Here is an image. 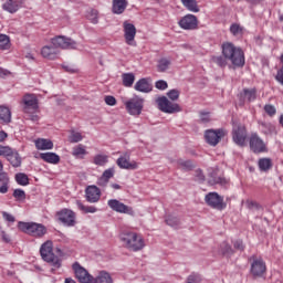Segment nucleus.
Listing matches in <instances>:
<instances>
[{
    "mask_svg": "<svg viewBox=\"0 0 283 283\" xmlns=\"http://www.w3.org/2000/svg\"><path fill=\"white\" fill-rule=\"evenodd\" d=\"M222 54L223 56H213L212 63H216L219 67H227V61H231L234 67H244V51L242 49L228 42L222 45Z\"/></svg>",
    "mask_w": 283,
    "mask_h": 283,
    "instance_id": "nucleus-1",
    "label": "nucleus"
},
{
    "mask_svg": "<svg viewBox=\"0 0 283 283\" xmlns=\"http://www.w3.org/2000/svg\"><path fill=\"white\" fill-rule=\"evenodd\" d=\"M59 48L61 50H76V41L67 36L57 35L51 39L50 45L42 48L41 55L49 61H55V59H59V54H61Z\"/></svg>",
    "mask_w": 283,
    "mask_h": 283,
    "instance_id": "nucleus-2",
    "label": "nucleus"
},
{
    "mask_svg": "<svg viewBox=\"0 0 283 283\" xmlns=\"http://www.w3.org/2000/svg\"><path fill=\"white\" fill-rule=\"evenodd\" d=\"M119 240L129 251H143V249H145V240L136 232H123L119 235Z\"/></svg>",
    "mask_w": 283,
    "mask_h": 283,
    "instance_id": "nucleus-3",
    "label": "nucleus"
},
{
    "mask_svg": "<svg viewBox=\"0 0 283 283\" xmlns=\"http://www.w3.org/2000/svg\"><path fill=\"white\" fill-rule=\"evenodd\" d=\"M40 255L44 262L52 264L55 269H61V259L54 254V243L48 240L40 247Z\"/></svg>",
    "mask_w": 283,
    "mask_h": 283,
    "instance_id": "nucleus-4",
    "label": "nucleus"
},
{
    "mask_svg": "<svg viewBox=\"0 0 283 283\" xmlns=\"http://www.w3.org/2000/svg\"><path fill=\"white\" fill-rule=\"evenodd\" d=\"M18 229L28 235H32V238H43L45 233H48V228L41 223L36 222H23L20 221L18 223Z\"/></svg>",
    "mask_w": 283,
    "mask_h": 283,
    "instance_id": "nucleus-5",
    "label": "nucleus"
},
{
    "mask_svg": "<svg viewBox=\"0 0 283 283\" xmlns=\"http://www.w3.org/2000/svg\"><path fill=\"white\" fill-rule=\"evenodd\" d=\"M124 105L130 116H140L143 114V108L145 107V99L139 96H135L126 101Z\"/></svg>",
    "mask_w": 283,
    "mask_h": 283,
    "instance_id": "nucleus-6",
    "label": "nucleus"
},
{
    "mask_svg": "<svg viewBox=\"0 0 283 283\" xmlns=\"http://www.w3.org/2000/svg\"><path fill=\"white\" fill-rule=\"evenodd\" d=\"M158 105V109L164 112V114H178V112H182V108L177 103H174L167 98V96H161L156 99Z\"/></svg>",
    "mask_w": 283,
    "mask_h": 283,
    "instance_id": "nucleus-7",
    "label": "nucleus"
},
{
    "mask_svg": "<svg viewBox=\"0 0 283 283\" xmlns=\"http://www.w3.org/2000/svg\"><path fill=\"white\" fill-rule=\"evenodd\" d=\"M247 127L242 124L233 123L232 140L238 147H247Z\"/></svg>",
    "mask_w": 283,
    "mask_h": 283,
    "instance_id": "nucleus-8",
    "label": "nucleus"
},
{
    "mask_svg": "<svg viewBox=\"0 0 283 283\" xmlns=\"http://www.w3.org/2000/svg\"><path fill=\"white\" fill-rule=\"evenodd\" d=\"M249 145L253 154H264V151H268L266 143H264V139L258 133H251Z\"/></svg>",
    "mask_w": 283,
    "mask_h": 283,
    "instance_id": "nucleus-9",
    "label": "nucleus"
},
{
    "mask_svg": "<svg viewBox=\"0 0 283 283\" xmlns=\"http://www.w3.org/2000/svg\"><path fill=\"white\" fill-rule=\"evenodd\" d=\"M226 136L227 130H224L223 128L208 129L205 133L206 142L208 143V145H211V147H216V145H218V143H220V140H222V138H224Z\"/></svg>",
    "mask_w": 283,
    "mask_h": 283,
    "instance_id": "nucleus-10",
    "label": "nucleus"
},
{
    "mask_svg": "<svg viewBox=\"0 0 283 283\" xmlns=\"http://www.w3.org/2000/svg\"><path fill=\"white\" fill-rule=\"evenodd\" d=\"M132 154L129 153H123L116 160L117 167L119 169H128L130 171H134L138 169V163L136 160L130 161Z\"/></svg>",
    "mask_w": 283,
    "mask_h": 283,
    "instance_id": "nucleus-11",
    "label": "nucleus"
},
{
    "mask_svg": "<svg viewBox=\"0 0 283 283\" xmlns=\"http://www.w3.org/2000/svg\"><path fill=\"white\" fill-rule=\"evenodd\" d=\"M57 220L64 224V227H74L76 224V213L64 208L57 212Z\"/></svg>",
    "mask_w": 283,
    "mask_h": 283,
    "instance_id": "nucleus-12",
    "label": "nucleus"
},
{
    "mask_svg": "<svg viewBox=\"0 0 283 283\" xmlns=\"http://www.w3.org/2000/svg\"><path fill=\"white\" fill-rule=\"evenodd\" d=\"M107 205L112 211H116V213H125L126 216H135L134 208L120 202L117 199H109Z\"/></svg>",
    "mask_w": 283,
    "mask_h": 283,
    "instance_id": "nucleus-13",
    "label": "nucleus"
},
{
    "mask_svg": "<svg viewBox=\"0 0 283 283\" xmlns=\"http://www.w3.org/2000/svg\"><path fill=\"white\" fill-rule=\"evenodd\" d=\"M252 260L250 273L253 277H262L266 273V263L262 259L255 258V255L250 258Z\"/></svg>",
    "mask_w": 283,
    "mask_h": 283,
    "instance_id": "nucleus-14",
    "label": "nucleus"
},
{
    "mask_svg": "<svg viewBox=\"0 0 283 283\" xmlns=\"http://www.w3.org/2000/svg\"><path fill=\"white\" fill-rule=\"evenodd\" d=\"M207 205L211 207L212 209H218L219 211H222L227 205H224V199L218 195V192H210L205 198Z\"/></svg>",
    "mask_w": 283,
    "mask_h": 283,
    "instance_id": "nucleus-15",
    "label": "nucleus"
},
{
    "mask_svg": "<svg viewBox=\"0 0 283 283\" xmlns=\"http://www.w3.org/2000/svg\"><path fill=\"white\" fill-rule=\"evenodd\" d=\"M73 271L80 283H92L94 280V276H92L85 268L81 266L78 262L73 264Z\"/></svg>",
    "mask_w": 283,
    "mask_h": 283,
    "instance_id": "nucleus-16",
    "label": "nucleus"
},
{
    "mask_svg": "<svg viewBox=\"0 0 283 283\" xmlns=\"http://www.w3.org/2000/svg\"><path fill=\"white\" fill-rule=\"evenodd\" d=\"M124 39L127 45L136 46V25L125 21L123 23Z\"/></svg>",
    "mask_w": 283,
    "mask_h": 283,
    "instance_id": "nucleus-17",
    "label": "nucleus"
},
{
    "mask_svg": "<svg viewBox=\"0 0 283 283\" xmlns=\"http://www.w3.org/2000/svg\"><path fill=\"white\" fill-rule=\"evenodd\" d=\"M23 112L24 114H32V112H36L39 109V102L36 96L32 94H27L23 96Z\"/></svg>",
    "mask_w": 283,
    "mask_h": 283,
    "instance_id": "nucleus-18",
    "label": "nucleus"
},
{
    "mask_svg": "<svg viewBox=\"0 0 283 283\" xmlns=\"http://www.w3.org/2000/svg\"><path fill=\"white\" fill-rule=\"evenodd\" d=\"M179 27L181 30H197L198 29V18L193 14H186L179 21Z\"/></svg>",
    "mask_w": 283,
    "mask_h": 283,
    "instance_id": "nucleus-19",
    "label": "nucleus"
},
{
    "mask_svg": "<svg viewBox=\"0 0 283 283\" xmlns=\"http://www.w3.org/2000/svg\"><path fill=\"white\" fill-rule=\"evenodd\" d=\"M240 104L244 105V103H253L258 98V90L256 88H243V91L239 94Z\"/></svg>",
    "mask_w": 283,
    "mask_h": 283,
    "instance_id": "nucleus-20",
    "label": "nucleus"
},
{
    "mask_svg": "<svg viewBox=\"0 0 283 283\" xmlns=\"http://www.w3.org/2000/svg\"><path fill=\"white\" fill-rule=\"evenodd\" d=\"M85 193L87 202L94 203L101 200V189L96 186H88Z\"/></svg>",
    "mask_w": 283,
    "mask_h": 283,
    "instance_id": "nucleus-21",
    "label": "nucleus"
},
{
    "mask_svg": "<svg viewBox=\"0 0 283 283\" xmlns=\"http://www.w3.org/2000/svg\"><path fill=\"white\" fill-rule=\"evenodd\" d=\"M115 174L116 169L114 167L104 170L102 176L97 179L98 187H107V185H109V180H112Z\"/></svg>",
    "mask_w": 283,
    "mask_h": 283,
    "instance_id": "nucleus-22",
    "label": "nucleus"
},
{
    "mask_svg": "<svg viewBox=\"0 0 283 283\" xmlns=\"http://www.w3.org/2000/svg\"><path fill=\"white\" fill-rule=\"evenodd\" d=\"M134 88L136 92H142L143 94H149L151 90H154V86L147 81V78H140L135 83Z\"/></svg>",
    "mask_w": 283,
    "mask_h": 283,
    "instance_id": "nucleus-23",
    "label": "nucleus"
},
{
    "mask_svg": "<svg viewBox=\"0 0 283 283\" xmlns=\"http://www.w3.org/2000/svg\"><path fill=\"white\" fill-rule=\"evenodd\" d=\"M23 6V0H7V2L2 6L6 12H10V14H14V12L19 11V8Z\"/></svg>",
    "mask_w": 283,
    "mask_h": 283,
    "instance_id": "nucleus-24",
    "label": "nucleus"
},
{
    "mask_svg": "<svg viewBox=\"0 0 283 283\" xmlns=\"http://www.w3.org/2000/svg\"><path fill=\"white\" fill-rule=\"evenodd\" d=\"M259 129H261V134L264 136H271L275 134V125L264 120H258Z\"/></svg>",
    "mask_w": 283,
    "mask_h": 283,
    "instance_id": "nucleus-25",
    "label": "nucleus"
},
{
    "mask_svg": "<svg viewBox=\"0 0 283 283\" xmlns=\"http://www.w3.org/2000/svg\"><path fill=\"white\" fill-rule=\"evenodd\" d=\"M40 158L50 165H59L61 163V157L56 153H41Z\"/></svg>",
    "mask_w": 283,
    "mask_h": 283,
    "instance_id": "nucleus-26",
    "label": "nucleus"
},
{
    "mask_svg": "<svg viewBox=\"0 0 283 283\" xmlns=\"http://www.w3.org/2000/svg\"><path fill=\"white\" fill-rule=\"evenodd\" d=\"M127 0H113L112 12L113 14H123L127 10Z\"/></svg>",
    "mask_w": 283,
    "mask_h": 283,
    "instance_id": "nucleus-27",
    "label": "nucleus"
},
{
    "mask_svg": "<svg viewBox=\"0 0 283 283\" xmlns=\"http://www.w3.org/2000/svg\"><path fill=\"white\" fill-rule=\"evenodd\" d=\"M35 148L40 151H45L48 149H54V143L51 139L39 138L35 142Z\"/></svg>",
    "mask_w": 283,
    "mask_h": 283,
    "instance_id": "nucleus-28",
    "label": "nucleus"
},
{
    "mask_svg": "<svg viewBox=\"0 0 283 283\" xmlns=\"http://www.w3.org/2000/svg\"><path fill=\"white\" fill-rule=\"evenodd\" d=\"M92 283H114V279H112V274L107 271H101L98 275L93 279Z\"/></svg>",
    "mask_w": 283,
    "mask_h": 283,
    "instance_id": "nucleus-29",
    "label": "nucleus"
},
{
    "mask_svg": "<svg viewBox=\"0 0 283 283\" xmlns=\"http://www.w3.org/2000/svg\"><path fill=\"white\" fill-rule=\"evenodd\" d=\"M7 160L12 165V167H21V156L17 150L11 149L9 155H7Z\"/></svg>",
    "mask_w": 283,
    "mask_h": 283,
    "instance_id": "nucleus-30",
    "label": "nucleus"
},
{
    "mask_svg": "<svg viewBox=\"0 0 283 283\" xmlns=\"http://www.w3.org/2000/svg\"><path fill=\"white\" fill-rule=\"evenodd\" d=\"M182 6L189 10V12H200L197 0H180Z\"/></svg>",
    "mask_w": 283,
    "mask_h": 283,
    "instance_id": "nucleus-31",
    "label": "nucleus"
},
{
    "mask_svg": "<svg viewBox=\"0 0 283 283\" xmlns=\"http://www.w3.org/2000/svg\"><path fill=\"white\" fill-rule=\"evenodd\" d=\"M93 163L98 167H105L109 163V156L103 154L95 155Z\"/></svg>",
    "mask_w": 283,
    "mask_h": 283,
    "instance_id": "nucleus-32",
    "label": "nucleus"
},
{
    "mask_svg": "<svg viewBox=\"0 0 283 283\" xmlns=\"http://www.w3.org/2000/svg\"><path fill=\"white\" fill-rule=\"evenodd\" d=\"M0 120H2V123H10L12 120L10 108L0 106Z\"/></svg>",
    "mask_w": 283,
    "mask_h": 283,
    "instance_id": "nucleus-33",
    "label": "nucleus"
},
{
    "mask_svg": "<svg viewBox=\"0 0 283 283\" xmlns=\"http://www.w3.org/2000/svg\"><path fill=\"white\" fill-rule=\"evenodd\" d=\"M171 65V60L163 57L157 62V72H166Z\"/></svg>",
    "mask_w": 283,
    "mask_h": 283,
    "instance_id": "nucleus-34",
    "label": "nucleus"
},
{
    "mask_svg": "<svg viewBox=\"0 0 283 283\" xmlns=\"http://www.w3.org/2000/svg\"><path fill=\"white\" fill-rule=\"evenodd\" d=\"M260 171H269L273 167L271 158H261L258 163Z\"/></svg>",
    "mask_w": 283,
    "mask_h": 283,
    "instance_id": "nucleus-35",
    "label": "nucleus"
},
{
    "mask_svg": "<svg viewBox=\"0 0 283 283\" xmlns=\"http://www.w3.org/2000/svg\"><path fill=\"white\" fill-rule=\"evenodd\" d=\"M122 78L124 87H132V85H134V82L136 81V76L134 75V73H124L122 75Z\"/></svg>",
    "mask_w": 283,
    "mask_h": 283,
    "instance_id": "nucleus-36",
    "label": "nucleus"
},
{
    "mask_svg": "<svg viewBox=\"0 0 283 283\" xmlns=\"http://www.w3.org/2000/svg\"><path fill=\"white\" fill-rule=\"evenodd\" d=\"M76 206H77V209H80V211H83V213H96V211H98V209H96V207L85 206V205H83V202H81V200L76 201Z\"/></svg>",
    "mask_w": 283,
    "mask_h": 283,
    "instance_id": "nucleus-37",
    "label": "nucleus"
},
{
    "mask_svg": "<svg viewBox=\"0 0 283 283\" xmlns=\"http://www.w3.org/2000/svg\"><path fill=\"white\" fill-rule=\"evenodd\" d=\"M15 182L21 187H28V185H30V178L23 172H18L15 175Z\"/></svg>",
    "mask_w": 283,
    "mask_h": 283,
    "instance_id": "nucleus-38",
    "label": "nucleus"
},
{
    "mask_svg": "<svg viewBox=\"0 0 283 283\" xmlns=\"http://www.w3.org/2000/svg\"><path fill=\"white\" fill-rule=\"evenodd\" d=\"M177 165L182 171H191L193 169V163L191 160L178 159Z\"/></svg>",
    "mask_w": 283,
    "mask_h": 283,
    "instance_id": "nucleus-39",
    "label": "nucleus"
},
{
    "mask_svg": "<svg viewBox=\"0 0 283 283\" xmlns=\"http://www.w3.org/2000/svg\"><path fill=\"white\" fill-rule=\"evenodd\" d=\"M73 156L76 158H83V156H87V150L85 149V146L78 145L73 148Z\"/></svg>",
    "mask_w": 283,
    "mask_h": 283,
    "instance_id": "nucleus-40",
    "label": "nucleus"
},
{
    "mask_svg": "<svg viewBox=\"0 0 283 283\" xmlns=\"http://www.w3.org/2000/svg\"><path fill=\"white\" fill-rule=\"evenodd\" d=\"M220 252L222 253V255H227L228 258L233 255V248H231V245L227 242H223L220 245Z\"/></svg>",
    "mask_w": 283,
    "mask_h": 283,
    "instance_id": "nucleus-41",
    "label": "nucleus"
},
{
    "mask_svg": "<svg viewBox=\"0 0 283 283\" xmlns=\"http://www.w3.org/2000/svg\"><path fill=\"white\" fill-rule=\"evenodd\" d=\"M186 283H202V275L192 272L187 276Z\"/></svg>",
    "mask_w": 283,
    "mask_h": 283,
    "instance_id": "nucleus-42",
    "label": "nucleus"
},
{
    "mask_svg": "<svg viewBox=\"0 0 283 283\" xmlns=\"http://www.w3.org/2000/svg\"><path fill=\"white\" fill-rule=\"evenodd\" d=\"M0 50H10V36L0 34Z\"/></svg>",
    "mask_w": 283,
    "mask_h": 283,
    "instance_id": "nucleus-43",
    "label": "nucleus"
},
{
    "mask_svg": "<svg viewBox=\"0 0 283 283\" xmlns=\"http://www.w3.org/2000/svg\"><path fill=\"white\" fill-rule=\"evenodd\" d=\"M83 140V135L81 133L71 130V135L69 136V143H81Z\"/></svg>",
    "mask_w": 283,
    "mask_h": 283,
    "instance_id": "nucleus-44",
    "label": "nucleus"
},
{
    "mask_svg": "<svg viewBox=\"0 0 283 283\" xmlns=\"http://www.w3.org/2000/svg\"><path fill=\"white\" fill-rule=\"evenodd\" d=\"M166 224H168V227H174L176 229L177 227H180V219H178V217L169 216L166 219Z\"/></svg>",
    "mask_w": 283,
    "mask_h": 283,
    "instance_id": "nucleus-45",
    "label": "nucleus"
},
{
    "mask_svg": "<svg viewBox=\"0 0 283 283\" xmlns=\"http://www.w3.org/2000/svg\"><path fill=\"white\" fill-rule=\"evenodd\" d=\"M230 32L233 36H239V34H242V27L238 23L231 24Z\"/></svg>",
    "mask_w": 283,
    "mask_h": 283,
    "instance_id": "nucleus-46",
    "label": "nucleus"
},
{
    "mask_svg": "<svg viewBox=\"0 0 283 283\" xmlns=\"http://www.w3.org/2000/svg\"><path fill=\"white\" fill-rule=\"evenodd\" d=\"M168 98H170V101H178V98H180V91L179 90H170L167 93Z\"/></svg>",
    "mask_w": 283,
    "mask_h": 283,
    "instance_id": "nucleus-47",
    "label": "nucleus"
},
{
    "mask_svg": "<svg viewBox=\"0 0 283 283\" xmlns=\"http://www.w3.org/2000/svg\"><path fill=\"white\" fill-rule=\"evenodd\" d=\"M13 198L15 200H25V191L23 189H15L13 191Z\"/></svg>",
    "mask_w": 283,
    "mask_h": 283,
    "instance_id": "nucleus-48",
    "label": "nucleus"
},
{
    "mask_svg": "<svg viewBox=\"0 0 283 283\" xmlns=\"http://www.w3.org/2000/svg\"><path fill=\"white\" fill-rule=\"evenodd\" d=\"M227 182H228L227 178H223V177H217L214 179L209 180L210 185H222V186H224V185H227Z\"/></svg>",
    "mask_w": 283,
    "mask_h": 283,
    "instance_id": "nucleus-49",
    "label": "nucleus"
},
{
    "mask_svg": "<svg viewBox=\"0 0 283 283\" xmlns=\"http://www.w3.org/2000/svg\"><path fill=\"white\" fill-rule=\"evenodd\" d=\"M264 112L266 113L268 116H275L277 111L275 109V106L266 104L264 106Z\"/></svg>",
    "mask_w": 283,
    "mask_h": 283,
    "instance_id": "nucleus-50",
    "label": "nucleus"
},
{
    "mask_svg": "<svg viewBox=\"0 0 283 283\" xmlns=\"http://www.w3.org/2000/svg\"><path fill=\"white\" fill-rule=\"evenodd\" d=\"M155 87L157 90L165 91L169 87V84H167V81H165V80H159L155 83Z\"/></svg>",
    "mask_w": 283,
    "mask_h": 283,
    "instance_id": "nucleus-51",
    "label": "nucleus"
},
{
    "mask_svg": "<svg viewBox=\"0 0 283 283\" xmlns=\"http://www.w3.org/2000/svg\"><path fill=\"white\" fill-rule=\"evenodd\" d=\"M88 19H90L91 23H94V24L98 23V11L94 10V9L91 10Z\"/></svg>",
    "mask_w": 283,
    "mask_h": 283,
    "instance_id": "nucleus-52",
    "label": "nucleus"
},
{
    "mask_svg": "<svg viewBox=\"0 0 283 283\" xmlns=\"http://www.w3.org/2000/svg\"><path fill=\"white\" fill-rule=\"evenodd\" d=\"M0 182L1 185H10V177H8V172L0 171Z\"/></svg>",
    "mask_w": 283,
    "mask_h": 283,
    "instance_id": "nucleus-53",
    "label": "nucleus"
},
{
    "mask_svg": "<svg viewBox=\"0 0 283 283\" xmlns=\"http://www.w3.org/2000/svg\"><path fill=\"white\" fill-rule=\"evenodd\" d=\"M106 105H109L111 107H114L116 105V97L108 95L104 98Z\"/></svg>",
    "mask_w": 283,
    "mask_h": 283,
    "instance_id": "nucleus-54",
    "label": "nucleus"
},
{
    "mask_svg": "<svg viewBox=\"0 0 283 283\" xmlns=\"http://www.w3.org/2000/svg\"><path fill=\"white\" fill-rule=\"evenodd\" d=\"M12 148L8 147V146H0V156H4V158H7V156L10 155Z\"/></svg>",
    "mask_w": 283,
    "mask_h": 283,
    "instance_id": "nucleus-55",
    "label": "nucleus"
},
{
    "mask_svg": "<svg viewBox=\"0 0 283 283\" xmlns=\"http://www.w3.org/2000/svg\"><path fill=\"white\" fill-rule=\"evenodd\" d=\"M2 218L7 221V222H15V218H14V216H12V214H10V213H8V212H6V211H3L2 212Z\"/></svg>",
    "mask_w": 283,
    "mask_h": 283,
    "instance_id": "nucleus-56",
    "label": "nucleus"
},
{
    "mask_svg": "<svg viewBox=\"0 0 283 283\" xmlns=\"http://www.w3.org/2000/svg\"><path fill=\"white\" fill-rule=\"evenodd\" d=\"M200 120H201V123H209L211 120V117L209 116V113L201 112L200 113Z\"/></svg>",
    "mask_w": 283,
    "mask_h": 283,
    "instance_id": "nucleus-57",
    "label": "nucleus"
},
{
    "mask_svg": "<svg viewBox=\"0 0 283 283\" xmlns=\"http://www.w3.org/2000/svg\"><path fill=\"white\" fill-rule=\"evenodd\" d=\"M195 177L198 182H205V174H202V170L197 169Z\"/></svg>",
    "mask_w": 283,
    "mask_h": 283,
    "instance_id": "nucleus-58",
    "label": "nucleus"
},
{
    "mask_svg": "<svg viewBox=\"0 0 283 283\" xmlns=\"http://www.w3.org/2000/svg\"><path fill=\"white\" fill-rule=\"evenodd\" d=\"M234 249H238V251H242L244 249V243L241 240H237L233 242Z\"/></svg>",
    "mask_w": 283,
    "mask_h": 283,
    "instance_id": "nucleus-59",
    "label": "nucleus"
},
{
    "mask_svg": "<svg viewBox=\"0 0 283 283\" xmlns=\"http://www.w3.org/2000/svg\"><path fill=\"white\" fill-rule=\"evenodd\" d=\"M12 73L3 67H0V78H6L10 76Z\"/></svg>",
    "mask_w": 283,
    "mask_h": 283,
    "instance_id": "nucleus-60",
    "label": "nucleus"
},
{
    "mask_svg": "<svg viewBox=\"0 0 283 283\" xmlns=\"http://www.w3.org/2000/svg\"><path fill=\"white\" fill-rule=\"evenodd\" d=\"M276 81H277L281 85H283V66L281 67V70L277 71Z\"/></svg>",
    "mask_w": 283,
    "mask_h": 283,
    "instance_id": "nucleus-61",
    "label": "nucleus"
},
{
    "mask_svg": "<svg viewBox=\"0 0 283 283\" xmlns=\"http://www.w3.org/2000/svg\"><path fill=\"white\" fill-rule=\"evenodd\" d=\"M62 67H63V70H65V72H70L71 74H74L76 72V69L72 65L64 64Z\"/></svg>",
    "mask_w": 283,
    "mask_h": 283,
    "instance_id": "nucleus-62",
    "label": "nucleus"
},
{
    "mask_svg": "<svg viewBox=\"0 0 283 283\" xmlns=\"http://www.w3.org/2000/svg\"><path fill=\"white\" fill-rule=\"evenodd\" d=\"M1 238H2L3 242H7V243L11 242L10 235H8V233H6V231H1Z\"/></svg>",
    "mask_w": 283,
    "mask_h": 283,
    "instance_id": "nucleus-63",
    "label": "nucleus"
},
{
    "mask_svg": "<svg viewBox=\"0 0 283 283\" xmlns=\"http://www.w3.org/2000/svg\"><path fill=\"white\" fill-rule=\"evenodd\" d=\"M9 184H2L0 186V193H8V189H9Z\"/></svg>",
    "mask_w": 283,
    "mask_h": 283,
    "instance_id": "nucleus-64",
    "label": "nucleus"
}]
</instances>
